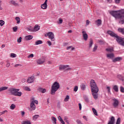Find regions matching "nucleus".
Returning a JSON list of instances; mask_svg holds the SVG:
<instances>
[{
  "mask_svg": "<svg viewBox=\"0 0 124 124\" xmlns=\"http://www.w3.org/2000/svg\"><path fill=\"white\" fill-rule=\"evenodd\" d=\"M30 107L31 108V111H34L35 110V109H36V107L35 106L34 103H30Z\"/></svg>",
  "mask_w": 124,
  "mask_h": 124,
  "instance_id": "dca6fc26",
  "label": "nucleus"
},
{
  "mask_svg": "<svg viewBox=\"0 0 124 124\" xmlns=\"http://www.w3.org/2000/svg\"><path fill=\"white\" fill-rule=\"evenodd\" d=\"M40 30V27L38 25H35L34 28V29L32 30V31H38Z\"/></svg>",
  "mask_w": 124,
  "mask_h": 124,
  "instance_id": "f3484780",
  "label": "nucleus"
},
{
  "mask_svg": "<svg viewBox=\"0 0 124 124\" xmlns=\"http://www.w3.org/2000/svg\"><path fill=\"white\" fill-rule=\"evenodd\" d=\"M123 58L121 57H118L112 60L113 62H121L122 61Z\"/></svg>",
  "mask_w": 124,
  "mask_h": 124,
  "instance_id": "2eb2a0df",
  "label": "nucleus"
},
{
  "mask_svg": "<svg viewBox=\"0 0 124 124\" xmlns=\"http://www.w3.org/2000/svg\"><path fill=\"white\" fill-rule=\"evenodd\" d=\"M78 107L79 110H82V105L81 104V103L78 104Z\"/></svg>",
  "mask_w": 124,
  "mask_h": 124,
  "instance_id": "4d7b16f0",
  "label": "nucleus"
},
{
  "mask_svg": "<svg viewBox=\"0 0 124 124\" xmlns=\"http://www.w3.org/2000/svg\"><path fill=\"white\" fill-rule=\"evenodd\" d=\"M81 31L83 39L85 40V41H87L88 40V34H87L85 31H84V30H82Z\"/></svg>",
  "mask_w": 124,
  "mask_h": 124,
  "instance_id": "6e6552de",
  "label": "nucleus"
},
{
  "mask_svg": "<svg viewBox=\"0 0 124 124\" xmlns=\"http://www.w3.org/2000/svg\"><path fill=\"white\" fill-rule=\"evenodd\" d=\"M22 94V92L18 91L16 93V94H15V96H21Z\"/></svg>",
  "mask_w": 124,
  "mask_h": 124,
  "instance_id": "4be33fe9",
  "label": "nucleus"
},
{
  "mask_svg": "<svg viewBox=\"0 0 124 124\" xmlns=\"http://www.w3.org/2000/svg\"><path fill=\"white\" fill-rule=\"evenodd\" d=\"M116 124H121V118H118L117 119Z\"/></svg>",
  "mask_w": 124,
  "mask_h": 124,
  "instance_id": "a19ab883",
  "label": "nucleus"
},
{
  "mask_svg": "<svg viewBox=\"0 0 124 124\" xmlns=\"http://www.w3.org/2000/svg\"><path fill=\"white\" fill-rule=\"evenodd\" d=\"M19 91L20 89H16L14 88H11L8 89V92H9L10 93L14 96L15 95L16 93H17V92H19Z\"/></svg>",
  "mask_w": 124,
  "mask_h": 124,
  "instance_id": "423d86ee",
  "label": "nucleus"
},
{
  "mask_svg": "<svg viewBox=\"0 0 124 124\" xmlns=\"http://www.w3.org/2000/svg\"><path fill=\"white\" fill-rule=\"evenodd\" d=\"M38 64H42L45 62V58H41L37 60Z\"/></svg>",
  "mask_w": 124,
  "mask_h": 124,
  "instance_id": "9b49d317",
  "label": "nucleus"
},
{
  "mask_svg": "<svg viewBox=\"0 0 124 124\" xmlns=\"http://www.w3.org/2000/svg\"><path fill=\"white\" fill-rule=\"evenodd\" d=\"M47 1H48V0H45V2L41 5L42 9H47V7H48Z\"/></svg>",
  "mask_w": 124,
  "mask_h": 124,
  "instance_id": "9d476101",
  "label": "nucleus"
},
{
  "mask_svg": "<svg viewBox=\"0 0 124 124\" xmlns=\"http://www.w3.org/2000/svg\"><path fill=\"white\" fill-rule=\"evenodd\" d=\"M90 86L91 88L92 95L93 98L96 100L97 97H98V93H98V87H97L96 83L94 82V80L92 79L90 81Z\"/></svg>",
  "mask_w": 124,
  "mask_h": 124,
  "instance_id": "f03ea898",
  "label": "nucleus"
},
{
  "mask_svg": "<svg viewBox=\"0 0 124 124\" xmlns=\"http://www.w3.org/2000/svg\"><path fill=\"white\" fill-rule=\"evenodd\" d=\"M107 33L108 34L110 35L112 37H116V41L120 44V45H121V46H124V38H122L117 34L115 33L114 32L111 31H107Z\"/></svg>",
  "mask_w": 124,
  "mask_h": 124,
  "instance_id": "7ed1b4c3",
  "label": "nucleus"
},
{
  "mask_svg": "<svg viewBox=\"0 0 124 124\" xmlns=\"http://www.w3.org/2000/svg\"><path fill=\"white\" fill-rule=\"evenodd\" d=\"M68 100H69V95H67L65 98V99H64V101H65V102H66L67 101H68Z\"/></svg>",
  "mask_w": 124,
  "mask_h": 124,
  "instance_id": "473e14b6",
  "label": "nucleus"
},
{
  "mask_svg": "<svg viewBox=\"0 0 124 124\" xmlns=\"http://www.w3.org/2000/svg\"><path fill=\"white\" fill-rule=\"evenodd\" d=\"M113 90L115 91L116 93H118L119 92V87L117 85H114L112 87Z\"/></svg>",
  "mask_w": 124,
  "mask_h": 124,
  "instance_id": "6ab92c4d",
  "label": "nucleus"
},
{
  "mask_svg": "<svg viewBox=\"0 0 124 124\" xmlns=\"http://www.w3.org/2000/svg\"><path fill=\"white\" fill-rule=\"evenodd\" d=\"M77 91H78V86H76L74 88V92H77Z\"/></svg>",
  "mask_w": 124,
  "mask_h": 124,
  "instance_id": "09e8293b",
  "label": "nucleus"
},
{
  "mask_svg": "<svg viewBox=\"0 0 124 124\" xmlns=\"http://www.w3.org/2000/svg\"><path fill=\"white\" fill-rule=\"evenodd\" d=\"M35 99L34 98V97H32V98L31 99V103H34V101H35Z\"/></svg>",
  "mask_w": 124,
  "mask_h": 124,
  "instance_id": "37998d69",
  "label": "nucleus"
},
{
  "mask_svg": "<svg viewBox=\"0 0 124 124\" xmlns=\"http://www.w3.org/2000/svg\"><path fill=\"white\" fill-rule=\"evenodd\" d=\"M5 113H7V110H5L2 112H0V116H1V115H3Z\"/></svg>",
  "mask_w": 124,
  "mask_h": 124,
  "instance_id": "c03bdc74",
  "label": "nucleus"
},
{
  "mask_svg": "<svg viewBox=\"0 0 124 124\" xmlns=\"http://www.w3.org/2000/svg\"><path fill=\"white\" fill-rule=\"evenodd\" d=\"M110 89H111V87H110V86L107 87V90L108 93H111V91L110 90Z\"/></svg>",
  "mask_w": 124,
  "mask_h": 124,
  "instance_id": "4c0bfd02",
  "label": "nucleus"
},
{
  "mask_svg": "<svg viewBox=\"0 0 124 124\" xmlns=\"http://www.w3.org/2000/svg\"><path fill=\"white\" fill-rule=\"evenodd\" d=\"M8 89V87H2L0 88V92H2V91H5L6 90H7Z\"/></svg>",
  "mask_w": 124,
  "mask_h": 124,
  "instance_id": "cd10ccee",
  "label": "nucleus"
},
{
  "mask_svg": "<svg viewBox=\"0 0 124 124\" xmlns=\"http://www.w3.org/2000/svg\"><path fill=\"white\" fill-rule=\"evenodd\" d=\"M45 36H48V38L50 39L51 41H55V40H56L55 35L52 32H48L46 34Z\"/></svg>",
  "mask_w": 124,
  "mask_h": 124,
  "instance_id": "39448f33",
  "label": "nucleus"
},
{
  "mask_svg": "<svg viewBox=\"0 0 124 124\" xmlns=\"http://www.w3.org/2000/svg\"><path fill=\"white\" fill-rule=\"evenodd\" d=\"M38 118H39V115L37 114L33 116L32 117V119L33 120V121H36V120H37Z\"/></svg>",
  "mask_w": 124,
  "mask_h": 124,
  "instance_id": "bb28decb",
  "label": "nucleus"
},
{
  "mask_svg": "<svg viewBox=\"0 0 124 124\" xmlns=\"http://www.w3.org/2000/svg\"><path fill=\"white\" fill-rule=\"evenodd\" d=\"M80 87L82 91H85V89H86V85L84 84H82Z\"/></svg>",
  "mask_w": 124,
  "mask_h": 124,
  "instance_id": "2f4dec72",
  "label": "nucleus"
},
{
  "mask_svg": "<svg viewBox=\"0 0 124 124\" xmlns=\"http://www.w3.org/2000/svg\"><path fill=\"white\" fill-rule=\"evenodd\" d=\"M83 118L84 120H85L86 121H88V118H87V117L86 116H83Z\"/></svg>",
  "mask_w": 124,
  "mask_h": 124,
  "instance_id": "0e129e2a",
  "label": "nucleus"
},
{
  "mask_svg": "<svg viewBox=\"0 0 124 124\" xmlns=\"http://www.w3.org/2000/svg\"><path fill=\"white\" fill-rule=\"evenodd\" d=\"M47 43L49 46H52V43H51V41H47Z\"/></svg>",
  "mask_w": 124,
  "mask_h": 124,
  "instance_id": "6e6d98bb",
  "label": "nucleus"
},
{
  "mask_svg": "<svg viewBox=\"0 0 124 124\" xmlns=\"http://www.w3.org/2000/svg\"><path fill=\"white\" fill-rule=\"evenodd\" d=\"M67 67H69V65H60L59 66V70H64V69H65L66 68H67Z\"/></svg>",
  "mask_w": 124,
  "mask_h": 124,
  "instance_id": "ddd939ff",
  "label": "nucleus"
},
{
  "mask_svg": "<svg viewBox=\"0 0 124 124\" xmlns=\"http://www.w3.org/2000/svg\"><path fill=\"white\" fill-rule=\"evenodd\" d=\"M117 78H118V79H120V80H122V81L123 82V85H124V77H123L121 75H118L117 76Z\"/></svg>",
  "mask_w": 124,
  "mask_h": 124,
  "instance_id": "412c9836",
  "label": "nucleus"
},
{
  "mask_svg": "<svg viewBox=\"0 0 124 124\" xmlns=\"http://www.w3.org/2000/svg\"><path fill=\"white\" fill-rule=\"evenodd\" d=\"M16 20L17 21V24H20V17H16Z\"/></svg>",
  "mask_w": 124,
  "mask_h": 124,
  "instance_id": "79ce46f5",
  "label": "nucleus"
},
{
  "mask_svg": "<svg viewBox=\"0 0 124 124\" xmlns=\"http://www.w3.org/2000/svg\"><path fill=\"white\" fill-rule=\"evenodd\" d=\"M15 107H16V106H15L14 104H12L10 106V109H11L12 110H14V109H15Z\"/></svg>",
  "mask_w": 124,
  "mask_h": 124,
  "instance_id": "c9c22d12",
  "label": "nucleus"
},
{
  "mask_svg": "<svg viewBox=\"0 0 124 124\" xmlns=\"http://www.w3.org/2000/svg\"><path fill=\"white\" fill-rule=\"evenodd\" d=\"M68 118H67V117H64V122H65V123H66V124H69V121H68Z\"/></svg>",
  "mask_w": 124,
  "mask_h": 124,
  "instance_id": "58836bf2",
  "label": "nucleus"
},
{
  "mask_svg": "<svg viewBox=\"0 0 124 124\" xmlns=\"http://www.w3.org/2000/svg\"><path fill=\"white\" fill-rule=\"evenodd\" d=\"M92 110H93V114H94L95 116H97V112L96 111V110L94 108H92Z\"/></svg>",
  "mask_w": 124,
  "mask_h": 124,
  "instance_id": "72a5a7b5",
  "label": "nucleus"
},
{
  "mask_svg": "<svg viewBox=\"0 0 124 124\" xmlns=\"http://www.w3.org/2000/svg\"><path fill=\"white\" fill-rule=\"evenodd\" d=\"M60 122H61V124H65V123H64V121H63V120L62 119Z\"/></svg>",
  "mask_w": 124,
  "mask_h": 124,
  "instance_id": "338daca9",
  "label": "nucleus"
},
{
  "mask_svg": "<svg viewBox=\"0 0 124 124\" xmlns=\"http://www.w3.org/2000/svg\"><path fill=\"white\" fill-rule=\"evenodd\" d=\"M42 43H43V42L42 40H37L35 42V45H39V44H42Z\"/></svg>",
  "mask_w": 124,
  "mask_h": 124,
  "instance_id": "5701e85b",
  "label": "nucleus"
},
{
  "mask_svg": "<svg viewBox=\"0 0 124 124\" xmlns=\"http://www.w3.org/2000/svg\"><path fill=\"white\" fill-rule=\"evenodd\" d=\"M118 31L124 35V28H118Z\"/></svg>",
  "mask_w": 124,
  "mask_h": 124,
  "instance_id": "aec40b11",
  "label": "nucleus"
},
{
  "mask_svg": "<svg viewBox=\"0 0 124 124\" xmlns=\"http://www.w3.org/2000/svg\"><path fill=\"white\" fill-rule=\"evenodd\" d=\"M95 22L97 23V27H99L100 25H101V19H97L96 20Z\"/></svg>",
  "mask_w": 124,
  "mask_h": 124,
  "instance_id": "b1692460",
  "label": "nucleus"
},
{
  "mask_svg": "<svg viewBox=\"0 0 124 124\" xmlns=\"http://www.w3.org/2000/svg\"><path fill=\"white\" fill-rule=\"evenodd\" d=\"M6 67H9L10 66V63L7 62V64L6 65Z\"/></svg>",
  "mask_w": 124,
  "mask_h": 124,
  "instance_id": "13d9d810",
  "label": "nucleus"
},
{
  "mask_svg": "<svg viewBox=\"0 0 124 124\" xmlns=\"http://www.w3.org/2000/svg\"><path fill=\"white\" fill-rule=\"evenodd\" d=\"M107 58L108 59L113 60L114 58H115V54L113 53H108L107 54Z\"/></svg>",
  "mask_w": 124,
  "mask_h": 124,
  "instance_id": "1a4fd4ad",
  "label": "nucleus"
},
{
  "mask_svg": "<svg viewBox=\"0 0 124 124\" xmlns=\"http://www.w3.org/2000/svg\"><path fill=\"white\" fill-rule=\"evenodd\" d=\"M57 107H58V108H61V103L60 102L57 103Z\"/></svg>",
  "mask_w": 124,
  "mask_h": 124,
  "instance_id": "bf43d9fd",
  "label": "nucleus"
},
{
  "mask_svg": "<svg viewBox=\"0 0 124 124\" xmlns=\"http://www.w3.org/2000/svg\"><path fill=\"white\" fill-rule=\"evenodd\" d=\"M10 57L11 58H16V54L15 53H11Z\"/></svg>",
  "mask_w": 124,
  "mask_h": 124,
  "instance_id": "a18cd8bd",
  "label": "nucleus"
},
{
  "mask_svg": "<svg viewBox=\"0 0 124 124\" xmlns=\"http://www.w3.org/2000/svg\"><path fill=\"white\" fill-rule=\"evenodd\" d=\"M2 5V1L0 0V10H2V7H1Z\"/></svg>",
  "mask_w": 124,
  "mask_h": 124,
  "instance_id": "603ef678",
  "label": "nucleus"
},
{
  "mask_svg": "<svg viewBox=\"0 0 124 124\" xmlns=\"http://www.w3.org/2000/svg\"><path fill=\"white\" fill-rule=\"evenodd\" d=\"M58 120L60 122H61L62 120V117L59 116L58 117Z\"/></svg>",
  "mask_w": 124,
  "mask_h": 124,
  "instance_id": "052dcab7",
  "label": "nucleus"
},
{
  "mask_svg": "<svg viewBox=\"0 0 124 124\" xmlns=\"http://www.w3.org/2000/svg\"><path fill=\"white\" fill-rule=\"evenodd\" d=\"M97 49V46H95L93 48V52H95V51H96V50Z\"/></svg>",
  "mask_w": 124,
  "mask_h": 124,
  "instance_id": "864d4df0",
  "label": "nucleus"
},
{
  "mask_svg": "<svg viewBox=\"0 0 124 124\" xmlns=\"http://www.w3.org/2000/svg\"><path fill=\"white\" fill-rule=\"evenodd\" d=\"M22 124H31V121L29 120H26L22 122Z\"/></svg>",
  "mask_w": 124,
  "mask_h": 124,
  "instance_id": "393cba45",
  "label": "nucleus"
},
{
  "mask_svg": "<svg viewBox=\"0 0 124 124\" xmlns=\"http://www.w3.org/2000/svg\"><path fill=\"white\" fill-rule=\"evenodd\" d=\"M51 119L52 122H54L53 123L54 124H57V119L56 118V117H52Z\"/></svg>",
  "mask_w": 124,
  "mask_h": 124,
  "instance_id": "c85d7f7f",
  "label": "nucleus"
},
{
  "mask_svg": "<svg viewBox=\"0 0 124 124\" xmlns=\"http://www.w3.org/2000/svg\"><path fill=\"white\" fill-rule=\"evenodd\" d=\"M34 81V77H30L28 78L27 80V83L31 84V83H32Z\"/></svg>",
  "mask_w": 124,
  "mask_h": 124,
  "instance_id": "f8f14e48",
  "label": "nucleus"
},
{
  "mask_svg": "<svg viewBox=\"0 0 124 124\" xmlns=\"http://www.w3.org/2000/svg\"><path fill=\"white\" fill-rule=\"evenodd\" d=\"M60 87V83L58 81L54 82L51 87V94L54 95Z\"/></svg>",
  "mask_w": 124,
  "mask_h": 124,
  "instance_id": "20e7f679",
  "label": "nucleus"
},
{
  "mask_svg": "<svg viewBox=\"0 0 124 124\" xmlns=\"http://www.w3.org/2000/svg\"><path fill=\"white\" fill-rule=\"evenodd\" d=\"M13 30L14 31L16 32V31H17V30H18V27L17 26L13 28Z\"/></svg>",
  "mask_w": 124,
  "mask_h": 124,
  "instance_id": "3c124183",
  "label": "nucleus"
},
{
  "mask_svg": "<svg viewBox=\"0 0 124 124\" xmlns=\"http://www.w3.org/2000/svg\"><path fill=\"white\" fill-rule=\"evenodd\" d=\"M93 40L91 39L90 42L89 43V47L91 48L93 46Z\"/></svg>",
  "mask_w": 124,
  "mask_h": 124,
  "instance_id": "f704fd0d",
  "label": "nucleus"
},
{
  "mask_svg": "<svg viewBox=\"0 0 124 124\" xmlns=\"http://www.w3.org/2000/svg\"><path fill=\"white\" fill-rule=\"evenodd\" d=\"M120 91L121 93H124V88L123 86L120 87Z\"/></svg>",
  "mask_w": 124,
  "mask_h": 124,
  "instance_id": "de8ad7c7",
  "label": "nucleus"
},
{
  "mask_svg": "<svg viewBox=\"0 0 124 124\" xmlns=\"http://www.w3.org/2000/svg\"><path fill=\"white\" fill-rule=\"evenodd\" d=\"M33 57H34L33 54H31L29 55L28 56V59H30V58H33Z\"/></svg>",
  "mask_w": 124,
  "mask_h": 124,
  "instance_id": "5fc2aeb1",
  "label": "nucleus"
},
{
  "mask_svg": "<svg viewBox=\"0 0 124 124\" xmlns=\"http://www.w3.org/2000/svg\"><path fill=\"white\" fill-rule=\"evenodd\" d=\"M106 51L108 52H113L114 51V49L113 48H108L106 49Z\"/></svg>",
  "mask_w": 124,
  "mask_h": 124,
  "instance_id": "e433bc0d",
  "label": "nucleus"
},
{
  "mask_svg": "<svg viewBox=\"0 0 124 124\" xmlns=\"http://www.w3.org/2000/svg\"><path fill=\"white\" fill-rule=\"evenodd\" d=\"M17 42L18 43H21L22 41V37H20L18 39H17Z\"/></svg>",
  "mask_w": 124,
  "mask_h": 124,
  "instance_id": "8fccbe9b",
  "label": "nucleus"
},
{
  "mask_svg": "<svg viewBox=\"0 0 124 124\" xmlns=\"http://www.w3.org/2000/svg\"><path fill=\"white\" fill-rule=\"evenodd\" d=\"M32 38H33V36L32 35H27L25 37V39L26 40L28 41V40H31Z\"/></svg>",
  "mask_w": 124,
  "mask_h": 124,
  "instance_id": "a211bd4d",
  "label": "nucleus"
},
{
  "mask_svg": "<svg viewBox=\"0 0 124 124\" xmlns=\"http://www.w3.org/2000/svg\"><path fill=\"white\" fill-rule=\"evenodd\" d=\"M3 25H4V21L1 20H0V26L1 27H2V26H3Z\"/></svg>",
  "mask_w": 124,
  "mask_h": 124,
  "instance_id": "ea45409f",
  "label": "nucleus"
},
{
  "mask_svg": "<svg viewBox=\"0 0 124 124\" xmlns=\"http://www.w3.org/2000/svg\"><path fill=\"white\" fill-rule=\"evenodd\" d=\"M9 3L10 4H12V5H14V6H18L19 4L17 3L15 0H11L9 1Z\"/></svg>",
  "mask_w": 124,
  "mask_h": 124,
  "instance_id": "4468645a",
  "label": "nucleus"
},
{
  "mask_svg": "<svg viewBox=\"0 0 124 124\" xmlns=\"http://www.w3.org/2000/svg\"><path fill=\"white\" fill-rule=\"evenodd\" d=\"M67 50H70V51H73L74 50V47H72V46H70L67 47Z\"/></svg>",
  "mask_w": 124,
  "mask_h": 124,
  "instance_id": "c756f323",
  "label": "nucleus"
},
{
  "mask_svg": "<svg viewBox=\"0 0 124 124\" xmlns=\"http://www.w3.org/2000/svg\"><path fill=\"white\" fill-rule=\"evenodd\" d=\"M110 15L116 19H120V24L123 25L124 24V10H120L119 11H111L109 12Z\"/></svg>",
  "mask_w": 124,
  "mask_h": 124,
  "instance_id": "f257e3e1",
  "label": "nucleus"
},
{
  "mask_svg": "<svg viewBox=\"0 0 124 124\" xmlns=\"http://www.w3.org/2000/svg\"><path fill=\"white\" fill-rule=\"evenodd\" d=\"M39 92H41V93H46V89H43V88H40V89H39Z\"/></svg>",
  "mask_w": 124,
  "mask_h": 124,
  "instance_id": "a878e982",
  "label": "nucleus"
},
{
  "mask_svg": "<svg viewBox=\"0 0 124 124\" xmlns=\"http://www.w3.org/2000/svg\"><path fill=\"white\" fill-rule=\"evenodd\" d=\"M62 19H59V24H62Z\"/></svg>",
  "mask_w": 124,
  "mask_h": 124,
  "instance_id": "69168bd1",
  "label": "nucleus"
},
{
  "mask_svg": "<svg viewBox=\"0 0 124 124\" xmlns=\"http://www.w3.org/2000/svg\"><path fill=\"white\" fill-rule=\"evenodd\" d=\"M76 123L78 124H83V123H82V122L80 121V120H77L76 121Z\"/></svg>",
  "mask_w": 124,
  "mask_h": 124,
  "instance_id": "49530a36",
  "label": "nucleus"
},
{
  "mask_svg": "<svg viewBox=\"0 0 124 124\" xmlns=\"http://www.w3.org/2000/svg\"><path fill=\"white\" fill-rule=\"evenodd\" d=\"M90 24V21H89V20H86V26H89Z\"/></svg>",
  "mask_w": 124,
  "mask_h": 124,
  "instance_id": "680f3d73",
  "label": "nucleus"
},
{
  "mask_svg": "<svg viewBox=\"0 0 124 124\" xmlns=\"http://www.w3.org/2000/svg\"><path fill=\"white\" fill-rule=\"evenodd\" d=\"M34 103H35V104H38V101L37 100H35V101L34 102Z\"/></svg>",
  "mask_w": 124,
  "mask_h": 124,
  "instance_id": "774afa93",
  "label": "nucleus"
},
{
  "mask_svg": "<svg viewBox=\"0 0 124 124\" xmlns=\"http://www.w3.org/2000/svg\"><path fill=\"white\" fill-rule=\"evenodd\" d=\"M24 89L25 91H27V92H31V89L28 86H25Z\"/></svg>",
  "mask_w": 124,
  "mask_h": 124,
  "instance_id": "7c9ffc66",
  "label": "nucleus"
},
{
  "mask_svg": "<svg viewBox=\"0 0 124 124\" xmlns=\"http://www.w3.org/2000/svg\"><path fill=\"white\" fill-rule=\"evenodd\" d=\"M120 1H121V0H115V3H120Z\"/></svg>",
  "mask_w": 124,
  "mask_h": 124,
  "instance_id": "e2e57ef3",
  "label": "nucleus"
},
{
  "mask_svg": "<svg viewBox=\"0 0 124 124\" xmlns=\"http://www.w3.org/2000/svg\"><path fill=\"white\" fill-rule=\"evenodd\" d=\"M113 101L112 103V105L114 108H118V106H119V100L116 98L112 99Z\"/></svg>",
  "mask_w": 124,
  "mask_h": 124,
  "instance_id": "0eeeda50",
  "label": "nucleus"
}]
</instances>
